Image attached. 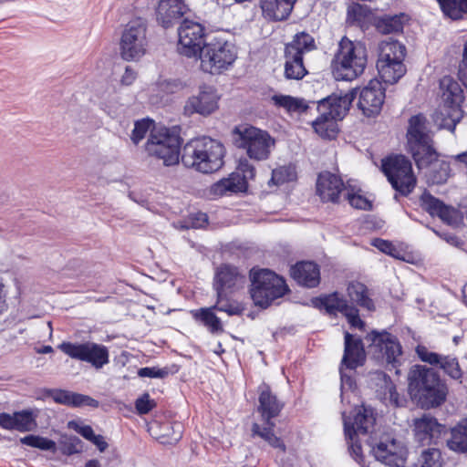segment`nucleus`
Instances as JSON below:
<instances>
[{
	"instance_id": "2",
	"label": "nucleus",
	"mask_w": 467,
	"mask_h": 467,
	"mask_svg": "<svg viewBox=\"0 0 467 467\" xmlns=\"http://www.w3.org/2000/svg\"><path fill=\"white\" fill-rule=\"evenodd\" d=\"M408 380L411 398L418 400L423 408L439 406L446 398L445 385L432 368L414 365L409 371Z\"/></svg>"
},
{
	"instance_id": "27",
	"label": "nucleus",
	"mask_w": 467,
	"mask_h": 467,
	"mask_svg": "<svg viewBox=\"0 0 467 467\" xmlns=\"http://www.w3.org/2000/svg\"><path fill=\"white\" fill-rule=\"evenodd\" d=\"M346 421H349V431L353 436L359 434L367 435L372 432L375 424L373 410L369 407L356 408L352 417L344 416V430L346 431Z\"/></svg>"
},
{
	"instance_id": "46",
	"label": "nucleus",
	"mask_w": 467,
	"mask_h": 467,
	"mask_svg": "<svg viewBox=\"0 0 467 467\" xmlns=\"http://www.w3.org/2000/svg\"><path fill=\"white\" fill-rule=\"evenodd\" d=\"M444 104L461 108L463 100L462 90L457 82L449 81L447 89L442 95Z\"/></svg>"
},
{
	"instance_id": "42",
	"label": "nucleus",
	"mask_w": 467,
	"mask_h": 467,
	"mask_svg": "<svg viewBox=\"0 0 467 467\" xmlns=\"http://www.w3.org/2000/svg\"><path fill=\"white\" fill-rule=\"evenodd\" d=\"M403 15L379 18L376 23L377 30L385 35L400 32L403 28Z\"/></svg>"
},
{
	"instance_id": "41",
	"label": "nucleus",
	"mask_w": 467,
	"mask_h": 467,
	"mask_svg": "<svg viewBox=\"0 0 467 467\" xmlns=\"http://www.w3.org/2000/svg\"><path fill=\"white\" fill-rule=\"evenodd\" d=\"M272 100L275 105L285 109L288 112H304L306 110L307 106L305 105L303 99H299L288 95H274Z\"/></svg>"
},
{
	"instance_id": "44",
	"label": "nucleus",
	"mask_w": 467,
	"mask_h": 467,
	"mask_svg": "<svg viewBox=\"0 0 467 467\" xmlns=\"http://www.w3.org/2000/svg\"><path fill=\"white\" fill-rule=\"evenodd\" d=\"M429 180L435 184L445 182L450 177V165L448 162L437 160L432 166L429 168Z\"/></svg>"
},
{
	"instance_id": "16",
	"label": "nucleus",
	"mask_w": 467,
	"mask_h": 467,
	"mask_svg": "<svg viewBox=\"0 0 467 467\" xmlns=\"http://www.w3.org/2000/svg\"><path fill=\"white\" fill-rule=\"evenodd\" d=\"M179 52L188 57H197L202 50L204 36V27L197 22L184 19L178 29Z\"/></svg>"
},
{
	"instance_id": "6",
	"label": "nucleus",
	"mask_w": 467,
	"mask_h": 467,
	"mask_svg": "<svg viewBox=\"0 0 467 467\" xmlns=\"http://www.w3.org/2000/svg\"><path fill=\"white\" fill-rule=\"evenodd\" d=\"M250 281L251 297L254 303L261 307H267L288 291L285 280L268 269H251Z\"/></svg>"
},
{
	"instance_id": "38",
	"label": "nucleus",
	"mask_w": 467,
	"mask_h": 467,
	"mask_svg": "<svg viewBox=\"0 0 467 467\" xmlns=\"http://www.w3.org/2000/svg\"><path fill=\"white\" fill-rule=\"evenodd\" d=\"M447 445L455 451H467V419L451 431V437L447 441Z\"/></svg>"
},
{
	"instance_id": "20",
	"label": "nucleus",
	"mask_w": 467,
	"mask_h": 467,
	"mask_svg": "<svg viewBox=\"0 0 467 467\" xmlns=\"http://www.w3.org/2000/svg\"><path fill=\"white\" fill-rule=\"evenodd\" d=\"M385 99V89L378 79H371L364 87L358 98V108L367 117L378 115L382 108Z\"/></svg>"
},
{
	"instance_id": "47",
	"label": "nucleus",
	"mask_w": 467,
	"mask_h": 467,
	"mask_svg": "<svg viewBox=\"0 0 467 467\" xmlns=\"http://www.w3.org/2000/svg\"><path fill=\"white\" fill-rule=\"evenodd\" d=\"M420 467H441V455L438 449L431 448L421 452L419 460Z\"/></svg>"
},
{
	"instance_id": "29",
	"label": "nucleus",
	"mask_w": 467,
	"mask_h": 467,
	"mask_svg": "<svg viewBox=\"0 0 467 467\" xmlns=\"http://www.w3.org/2000/svg\"><path fill=\"white\" fill-rule=\"evenodd\" d=\"M413 426L415 439L421 445L431 444L434 439L438 438L442 428V426L437 422L435 418L427 414L415 419Z\"/></svg>"
},
{
	"instance_id": "55",
	"label": "nucleus",
	"mask_w": 467,
	"mask_h": 467,
	"mask_svg": "<svg viewBox=\"0 0 467 467\" xmlns=\"http://www.w3.org/2000/svg\"><path fill=\"white\" fill-rule=\"evenodd\" d=\"M138 375L141 378L163 379L168 371L165 368L145 367L139 369Z\"/></svg>"
},
{
	"instance_id": "22",
	"label": "nucleus",
	"mask_w": 467,
	"mask_h": 467,
	"mask_svg": "<svg viewBox=\"0 0 467 467\" xmlns=\"http://www.w3.org/2000/svg\"><path fill=\"white\" fill-rule=\"evenodd\" d=\"M376 459L389 467H404L407 451L401 442L394 439L381 441L373 448Z\"/></svg>"
},
{
	"instance_id": "23",
	"label": "nucleus",
	"mask_w": 467,
	"mask_h": 467,
	"mask_svg": "<svg viewBox=\"0 0 467 467\" xmlns=\"http://www.w3.org/2000/svg\"><path fill=\"white\" fill-rule=\"evenodd\" d=\"M245 282L236 267L223 265L220 266L215 274L213 286L219 299L228 296L229 293L243 286Z\"/></svg>"
},
{
	"instance_id": "30",
	"label": "nucleus",
	"mask_w": 467,
	"mask_h": 467,
	"mask_svg": "<svg viewBox=\"0 0 467 467\" xmlns=\"http://www.w3.org/2000/svg\"><path fill=\"white\" fill-rule=\"evenodd\" d=\"M408 146L414 149L420 144L432 142L426 118L421 115L412 116L409 120L407 130Z\"/></svg>"
},
{
	"instance_id": "9",
	"label": "nucleus",
	"mask_w": 467,
	"mask_h": 467,
	"mask_svg": "<svg viewBox=\"0 0 467 467\" xmlns=\"http://www.w3.org/2000/svg\"><path fill=\"white\" fill-rule=\"evenodd\" d=\"M234 132L237 136L236 146L245 150L250 159L265 161L269 158L275 140L267 131L253 126H240Z\"/></svg>"
},
{
	"instance_id": "61",
	"label": "nucleus",
	"mask_w": 467,
	"mask_h": 467,
	"mask_svg": "<svg viewBox=\"0 0 467 467\" xmlns=\"http://www.w3.org/2000/svg\"><path fill=\"white\" fill-rule=\"evenodd\" d=\"M0 426L6 430H15V413H0Z\"/></svg>"
},
{
	"instance_id": "19",
	"label": "nucleus",
	"mask_w": 467,
	"mask_h": 467,
	"mask_svg": "<svg viewBox=\"0 0 467 467\" xmlns=\"http://www.w3.org/2000/svg\"><path fill=\"white\" fill-rule=\"evenodd\" d=\"M220 97L212 86L203 85L199 88L197 94L191 96L185 102L183 110L186 115L194 113L208 116L218 109Z\"/></svg>"
},
{
	"instance_id": "35",
	"label": "nucleus",
	"mask_w": 467,
	"mask_h": 467,
	"mask_svg": "<svg viewBox=\"0 0 467 467\" xmlns=\"http://www.w3.org/2000/svg\"><path fill=\"white\" fill-rule=\"evenodd\" d=\"M409 149L419 169H429L438 160V153L433 149L432 142L420 144L415 149L409 147Z\"/></svg>"
},
{
	"instance_id": "5",
	"label": "nucleus",
	"mask_w": 467,
	"mask_h": 467,
	"mask_svg": "<svg viewBox=\"0 0 467 467\" xmlns=\"http://www.w3.org/2000/svg\"><path fill=\"white\" fill-rule=\"evenodd\" d=\"M259 389L258 412L260 413L262 420L265 421V426L254 423L252 427L253 435L260 437L271 447L284 453L286 449L285 445L279 437L275 435L273 431L275 424L271 421V419L279 415L283 409V403L272 393L267 385L264 384L260 386Z\"/></svg>"
},
{
	"instance_id": "15",
	"label": "nucleus",
	"mask_w": 467,
	"mask_h": 467,
	"mask_svg": "<svg viewBox=\"0 0 467 467\" xmlns=\"http://www.w3.org/2000/svg\"><path fill=\"white\" fill-rule=\"evenodd\" d=\"M365 358L366 354L361 338L346 332L344 356L340 367L342 388L352 389L353 379L347 370L351 371L362 366Z\"/></svg>"
},
{
	"instance_id": "40",
	"label": "nucleus",
	"mask_w": 467,
	"mask_h": 467,
	"mask_svg": "<svg viewBox=\"0 0 467 467\" xmlns=\"http://www.w3.org/2000/svg\"><path fill=\"white\" fill-rule=\"evenodd\" d=\"M442 12L451 19H459L467 13V0H437Z\"/></svg>"
},
{
	"instance_id": "3",
	"label": "nucleus",
	"mask_w": 467,
	"mask_h": 467,
	"mask_svg": "<svg viewBox=\"0 0 467 467\" xmlns=\"http://www.w3.org/2000/svg\"><path fill=\"white\" fill-rule=\"evenodd\" d=\"M367 62L365 46L344 36L331 62L332 74L337 80L352 81L364 72Z\"/></svg>"
},
{
	"instance_id": "28",
	"label": "nucleus",
	"mask_w": 467,
	"mask_h": 467,
	"mask_svg": "<svg viewBox=\"0 0 467 467\" xmlns=\"http://www.w3.org/2000/svg\"><path fill=\"white\" fill-rule=\"evenodd\" d=\"M322 304L330 313L335 311L342 313L347 317L351 327L358 329H362L364 327L365 324L359 318L358 309L348 305L347 301L338 294L335 293L326 296L322 300Z\"/></svg>"
},
{
	"instance_id": "21",
	"label": "nucleus",
	"mask_w": 467,
	"mask_h": 467,
	"mask_svg": "<svg viewBox=\"0 0 467 467\" xmlns=\"http://www.w3.org/2000/svg\"><path fill=\"white\" fill-rule=\"evenodd\" d=\"M369 385L374 389L377 396L386 404L393 407H401L405 399L400 397L396 387L390 378L382 371H375L369 374Z\"/></svg>"
},
{
	"instance_id": "11",
	"label": "nucleus",
	"mask_w": 467,
	"mask_h": 467,
	"mask_svg": "<svg viewBox=\"0 0 467 467\" xmlns=\"http://www.w3.org/2000/svg\"><path fill=\"white\" fill-rule=\"evenodd\" d=\"M148 47L147 25L144 19L130 21L122 31L119 41L120 57L127 61L142 57Z\"/></svg>"
},
{
	"instance_id": "50",
	"label": "nucleus",
	"mask_w": 467,
	"mask_h": 467,
	"mask_svg": "<svg viewBox=\"0 0 467 467\" xmlns=\"http://www.w3.org/2000/svg\"><path fill=\"white\" fill-rule=\"evenodd\" d=\"M346 438L349 444V451L352 457L357 461H362V449L358 440V436H353L349 431V421H346Z\"/></svg>"
},
{
	"instance_id": "10",
	"label": "nucleus",
	"mask_w": 467,
	"mask_h": 467,
	"mask_svg": "<svg viewBox=\"0 0 467 467\" xmlns=\"http://www.w3.org/2000/svg\"><path fill=\"white\" fill-rule=\"evenodd\" d=\"M197 57L201 61V68L204 72L218 74L229 68L237 57L235 47L233 44L214 40L202 46Z\"/></svg>"
},
{
	"instance_id": "32",
	"label": "nucleus",
	"mask_w": 467,
	"mask_h": 467,
	"mask_svg": "<svg viewBox=\"0 0 467 467\" xmlns=\"http://www.w3.org/2000/svg\"><path fill=\"white\" fill-rule=\"evenodd\" d=\"M50 397L58 404L71 407H99V401L90 396L76 393L64 389H53L50 391Z\"/></svg>"
},
{
	"instance_id": "1",
	"label": "nucleus",
	"mask_w": 467,
	"mask_h": 467,
	"mask_svg": "<svg viewBox=\"0 0 467 467\" xmlns=\"http://www.w3.org/2000/svg\"><path fill=\"white\" fill-rule=\"evenodd\" d=\"M224 154V147L220 141L202 137L191 140L183 146L181 160L187 168L212 173L222 168Z\"/></svg>"
},
{
	"instance_id": "64",
	"label": "nucleus",
	"mask_w": 467,
	"mask_h": 467,
	"mask_svg": "<svg viewBox=\"0 0 467 467\" xmlns=\"http://www.w3.org/2000/svg\"><path fill=\"white\" fill-rule=\"evenodd\" d=\"M455 159L461 162H463L467 167V151L456 155Z\"/></svg>"
},
{
	"instance_id": "52",
	"label": "nucleus",
	"mask_w": 467,
	"mask_h": 467,
	"mask_svg": "<svg viewBox=\"0 0 467 467\" xmlns=\"http://www.w3.org/2000/svg\"><path fill=\"white\" fill-rule=\"evenodd\" d=\"M213 307L218 311L225 312L229 316L239 315L243 310L238 305L230 303L227 296L222 299L217 296V303Z\"/></svg>"
},
{
	"instance_id": "26",
	"label": "nucleus",
	"mask_w": 467,
	"mask_h": 467,
	"mask_svg": "<svg viewBox=\"0 0 467 467\" xmlns=\"http://www.w3.org/2000/svg\"><path fill=\"white\" fill-rule=\"evenodd\" d=\"M189 12L184 0H160L157 8V21L161 26L168 28L177 23Z\"/></svg>"
},
{
	"instance_id": "34",
	"label": "nucleus",
	"mask_w": 467,
	"mask_h": 467,
	"mask_svg": "<svg viewBox=\"0 0 467 467\" xmlns=\"http://www.w3.org/2000/svg\"><path fill=\"white\" fill-rule=\"evenodd\" d=\"M260 6L265 17L276 21L286 19L293 10L284 0H261Z\"/></svg>"
},
{
	"instance_id": "56",
	"label": "nucleus",
	"mask_w": 467,
	"mask_h": 467,
	"mask_svg": "<svg viewBox=\"0 0 467 467\" xmlns=\"http://www.w3.org/2000/svg\"><path fill=\"white\" fill-rule=\"evenodd\" d=\"M135 406L140 414H146L155 406V403L150 399V395L145 393L136 400Z\"/></svg>"
},
{
	"instance_id": "4",
	"label": "nucleus",
	"mask_w": 467,
	"mask_h": 467,
	"mask_svg": "<svg viewBox=\"0 0 467 467\" xmlns=\"http://www.w3.org/2000/svg\"><path fill=\"white\" fill-rule=\"evenodd\" d=\"M355 97L353 89L345 94L334 93L320 100L317 105L319 116L312 122L316 133L324 139L336 138L338 131L337 120L345 117Z\"/></svg>"
},
{
	"instance_id": "8",
	"label": "nucleus",
	"mask_w": 467,
	"mask_h": 467,
	"mask_svg": "<svg viewBox=\"0 0 467 467\" xmlns=\"http://www.w3.org/2000/svg\"><path fill=\"white\" fill-rule=\"evenodd\" d=\"M180 138L171 134L168 129L160 127L153 129L145 144L146 153L164 166H172L180 161Z\"/></svg>"
},
{
	"instance_id": "57",
	"label": "nucleus",
	"mask_w": 467,
	"mask_h": 467,
	"mask_svg": "<svg viewBox=\"0 0 467 467\" xmlns=\"http://www.w3.org/2000/svg\"><path fill=\"white\" fill-rule=\"evenodd\" d=\"M68 426L89 441L95 435L89 425H82L77 421H69Z\"/></svg>"
},
{
	"instance_id": "24",
	"label": "nucleus",
	"mask_w": 467,
	"mask_h": 467,
	"mask_svg": "<svg viewBox=\"0 0 467 467\" xmlns=\"http://www.w3.org/2000/svg\"><path fill=\"white\" fill-rule=\"evenodd\" d=\"M348 184L345 185L341 178L326 171L318 175L317 181V192L324 202H338L341 195L345 196Z\"/></svg>"
},
{
	"instance_id": "58",
	"label": "nucleus",
	"mask_w": 467,
	"mask_h": 467,
	"mask_svg": "<svg viewBox=\"0 0 467 467\" xmlns=\"http://www.w3.org/2000/svg\"><path fill=\"white\" fill-rule=\"evenodd\" d=\"M371 244L382 253L397 257L395 254L396 249L390 242L382 239H375Z\"/></svg>"
},
{
	"instance_id": "39",
	"label": "nucleus",
	"mask_w": 467,
	"mask_h": 467,
	"mask_svg": "<svg viewBox=\"0 0 467 467\" xmlns=\"http://www.w3.org/2000/svg\"><path fill=\"white\" fill-rule=\"evenodd\" d=\"M38 415L36 410H25L15 412V430L19 431H30L36 427V419Z\"/></svg>"
},
{
	"instance_id": "36",
	"label": "nucleus",
	"mask_w": 467,
	"mask_h": 467,
	"mask_svg": "<svg viewBox=\"0 0 467 467\" xmlns=\"http://www.w3.org/2000/svg\"><path fill=\"white\" fill-rule=\"evenodd\" d=\"M348 294L350 300L359 306L369 311L374 309L373 301L369 298L365 285L359 282L350 283L348 286Z\"/></svg>"
},
{
	"instance_id": "54",
	"label": "nucleus",
	"mask_w": 467,
	"mask_h": 467,
	"mask_svg": "<svg viewBox=\"0 0 467 467\" xmlns=\"http://www.w3.org/2000/svg\"><path fill=\"white\" fill-rule=\"evenodd\" d=\"M366 5L353 4L348 9V19L352 22H361L367 16Z\"/></svg>"
},
{
	"instance_id": "51",
	"label": "nucleus",
	"mask_w": 467,
	"mask_h": 467,
	"mask_svg": "<svg viewBox=\"0 0 467 467\" xmlns=\"http://www.w3.org/2000/svg\"><path fill=\"white\" fill-rule=\"evenodd\" d=\"M440 367L452 379H459L462 377L459 363L454 358L442 357Z\"/></svg>"
},
{
	"instance_id": "37",
	"label": "nucleus",
	"mask_w": 467,
	"mask_h": 467,
	"mask_svg": "<svg viewBox=\"0 0 467 467\" xmlns=\"http://www.w3.org/2000/svg\"><path fill=\"white\" fill-rule=\"evenodd\" d=\"M214 310L213 306L201 308L193 312V317L200 320L212 333H218L223 331V325L220 318L214 314Z\"/></svg>"
},
{
	"instance_id": "59",
	"label": "nucleus",
	"mask_w": 467,
	"mask_h": 467,
	"mask_svg": "<svg viewBox=\"0 0 467 467\" xmlns=\"http://www.w3.org/2000/svg\"><path fill=\"white\" fill-rule=\"evenodd\" d=\"M120 177L119 173H112L109 169L106 167L102 170L101 174L99 177V181L101 184L105 185L120 182Z\"/></svg>"
},
{
	"instance_id": "14",
	"label": "nucleus",
	"mask_w": 467,
	"mask_h": 467,
	"mask_svg": "<svg viewBox=\"0 0 467 467\" xmlns=\"http://www.w3.org/2000/svg\"><path fill=\"white\" fill-rule=\"evenodd\" d=\"M57 348L70 358L88 362L96 368H100L109 363L107 348L94 342L71 343L65 341Z\"/></svg>"
},
{
	"instance_id": "45",
	"label": "nucleus",
	"mask_w": 467,
	"mask_h": 467,
	"mask_svg": "<svg viewBox=\"0 0 467 467\" xmlns=\"http://www.w3.org/2000/svg\"><path fill=\"white\" fill-rule=\"evenodd\" d=\"M296 179V168L292 165L281 166L272 171V178L269 183L281 185L285 182H293Z\"/></svg>"
},
{
	"instance_id": "31",
	"label": "nucleus",
	"mask_w": 467,
	"mask_h": 467,
	"mask_svg": "<svg viewBox=\"0 0 467 467\" xmlns=\"http://www.w3.org/2000/svg\"><path fill=\"white\" fill-rule=\"evenodd\" d=\"M291 275L299 285L309 288L320 282L319 267L313 262L297 263L291 268Z\"/></svg>"
},
{
	"instance_id": "53",
	"label": "nucleus",
	"mask_w": 467,
	"mask_h": 467,
	"mask_svg": "<svg viewBox=\"0 0 467 467\" xmlns=\"http://www.w3.org/2000/svg\"><path fill=\"white\" fill-rule=\"evenodd\" d=\"M416 353L422 361L430 363L431 365H440L442 359L441 356L429 351L427 348L423 346H418Z\"/></svg>"
},
{
	"instance_id": "60",
	"label": "nucleus",
	"mask_w": 467,
	"mask_h": 467,
	"mask_svg": "<svg viewBox=\"0 0 467 467\" xmlns=\"http://www.w3.org/2000/svg\"><path fill=\"white\" fill-rule=\"evenodd\" d=\"M191 220H192L191 224L185 226L186 228H189V227L202 228L207 223L208 217H207L206 213H197L192 214Z\"/></svg>"
},
{
	"instance_id": "62",
	"label": "nucleus",
	"mask_w": 467,
	"mask_h": 467,
	"mask_svg": "<svg viewBox=\"0 0 467 467\" xmlns=\"http://www.w3.org/2000/svg\"><path fill=\"white\" fill-rule=\"evenodd\" d=\"M136 79V73L130 67H127L124 74L121 77V83L125 86L131 85Z\"/></svg>"
},
{
	"instance_id": "49",
	"label": "nucleus",
	"mask_w": 467,
	"mask_h": 467,
	"mask_svg": "<svg viewBox=\"0 0 467 467\" xmlns=\"http://www.w3.org/2000/svg\"><path fill=\"white\" fill-rule=\"evenodd\" d=\"M153 126V122L150 119L138 120L134 124V129L130 135V139L134 144H138L147 134L148 131H151L156 129Z\"/></svg>"
},
{
	"instance_id": "48",
	"label": "nucleus",
	"mask_w": 467,
	"mask_h": 467,
	"mask_svg": "<svg viewBox=\"0 0 467 467\" xmlns=\"http://www.w3.org/2000/svg\"><path fill=\"white\" fill-rule=\"evenodd\" d=\"M21 442L45 451H54L56 448V443L53 441L35 435H28L22 438Z\"/></svg>"
},
{
	"instance_id": "43",
	"label": "nucleus",
	"mask_w": 467,
	"mask_h": 467,
	"mask_svg": "<svg viewBox=\"0 0 467 467\" xmlns=\"http://www.w3.org/2000/svg\"><path fill=\"white\" fill-rule=\"evenodd\" d=\"M344 198L356 209L369 210L371 208L370 201L360 194V189L351 185L349 182L348 183V189Z\"/></svg>"
},
{
	"instance_id": "17",
	"label": "nucleus",
	"mask_w": 467,
	"mask_h": 467,
	"mask_svg": "<svg viewBox=\"0 0 467 467\" xmlns=\"http://www.w3.org/2000/svg\"><path fill=\"white\" fill-rule=\"evenodd\" d=\"M371 343L369 352L378 359L385 360L389 364H396L401 356V346L396 337L388 332H372L367 337Z\"/></svg>"
},
{
	"instance_id": "25",
	"label": "nucleus",
	"mask_w": 467,
	"mask_h": 467,
	"mask_svg": "<svg viewBox=\"0 0 467 467\" xmlns=\"http://www.w3.org/2000/svg\"><path fill=\"white\" fill-rule=\"evenodd\" d=\"M420 205L431 215L439 216L447 224L458 225L462 222V213L457 209L445 205L428 192L420 196Z\"/></svg>"
},
{
	"instance_id": "12",
	"label": "nucleus",
	"mask_w": 467,
	"mask_h": 467,
	"mask_svg": "<svg viewBox=\"0 0 467 467\" xmlns=\"http://www.w3.org/2000/svg\"><path fill=\"white\" fill-rule=\"evenodd\" d=\"M316 48L312 36L305 32L296 34L294 39L285 47V75L289 79H301L307 71L303 63V57Z\"/></svg>"
},
{
	"instance_id": "7",
	"label": "nucleus",
	"mask_w": 467,
	"mask_h": 467,
	"mask_svg": "<svg viewBox=\"0 0 467 467\" xmlns=\"http://www.w3.org/2000/svg\"><path fill=\"white\" fill-rule=\"evenodd\" d=\"M406 53V47L397 40L389 38L379 44L377 68L385 83L394 84L405 75Z\"/></svg>"
},
{
	"instance_id": "63",
	"label": "nucleus",
	"mask_w": 467,
	"mask_h": 467,
	"mask_svg": "<svg viewBox=\"0 0 467 467\" xmlns=\"http://www.w3.org/2000/svg\"><path fill=\"white\" fill-rule=\"evenodd\" d=\"M90 441L95 444L100 451H104L108 448V443L101 435L95 434Z\"/></svg>"
},
{
	"instance_id": "33",
	"label": "nucleus",
	"mask_w": 467,
	"mask_h": 467,
	"mask_svg": "<svg viewBox=\"0 0 467 467\" xmlns=\"http://www.w3.org/2000/svg\"><path fill=\"white\" fill-rule=\"evenodd\" d=\"M462 118V110L459 107L444 104L440 106L433 114V121L439 129L454 130L456 124Z\"/></svg>"
},
{
	"instance_id": "13",
	"label": "nucleus",
	"mask_w": 467,
	"mask_h": 467,
	"mask_svg": "<svg viewBox=\"0 0 467 467\" xmlns=\"http://www.w3.org/2000/svg\"><path fill=\"white\" fill-rule=\"evenodd\" d=\"M382 171L392 187L403 195L412 192L416 178L410 161L402 155L389 157L383 161Z\"/></svg>"
},
{
	"instance_id": "18",
	"label": "nucleus",
	"mask_w": 467,
	"mask_h": 467,
	"mask_svg": "<svg viewBox=\"0 0 467 467\" xmlns=\"http://www.w3.org/2000/svg\"><path fill=\"white\" fill-rule=\"evenodd\" d=\"M239 170L243 172L232 173L229 177L223 178L211 187V192L215 196L244 192L247 188L246 180L253 179L255 174L254 168L247 160L241 161Z\"/></svg>"
}]
</instances>
